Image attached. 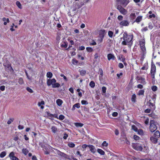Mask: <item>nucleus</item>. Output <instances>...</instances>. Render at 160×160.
<instances>
[{
	"label": "nucleus",
	"mask_w": 160,
	"mask_h": 160,
	"mask_svg": "<svg viewBox=\"0 0 160 160\" xmlns=\"http://www.w3.org/2000/svg\"><path fill=\"white\" fill-rule=\"evenodd\" d=\"M64 118L65 117L63 115H61L59 116V119L60 120H63V119H64Z\"/></svg>",
	"instance_id": "48"
},
{
	"label": "nucleus",
	"mask_w": 160,
	"mask_h": 160,
	"mask_svg": "<svg viewBox=\"0 0 160 160\" xmlns=\"http://www.w3.org/2000/svg\"><path fill=\"white\" fill-rule=\"evenodd\" d=\"M145 41L144 40H143L142 41H141V45H142V46H141V50H142V59H144V58L145 56V54L146 53V49L145 46Z\"/></svg>",
	"instance_id": "4"
},
{
	"label": "nucleus",
	"mask_w": 160,
	"mask_h": 160,
	"mask_svg": "<svg viewBox=\"0 0 160 160\" xmlns=\"http://www.w3.org/2000/svg\"><path fill=\"white\" fill-rule=\"evenodd\" d=\"M88 52H92L93 51L92 49L90 47H87L86 48Z\"/></svg>",
	"instance_id": "47"
},
{
	"label": "nucleus",
	"mask_w": 160,
	"mask_h": 160,
	"mask_svg": "<svg viewBox=\"0 0 160 160\" xmlns=\"http://www.w3.org/2000/svg\"><path fill=\"white\" fill-rule=\"evenodd\" d=\"M69 91L72 93H74L73 89L72 88H71L69 89Z\"/></svg>",
	"instance_id": "64"
},
{
	"label": "nucleus",
	"mask_w": 160,
	"mask_h": 160,
	"mask_svg": "<svg viewBox=\"0 0 160 160\" xmlns=\"http://www.w3.org/2000/svg\"><path fill=\"white\" fill-rule=\"evenodd\" d=\"M132 129L136 132L138 131V129L135 125L132 126Z\"/></svg>",
	"instance_id": "43"
},
{
	"label": "nucleus",
	"mask_w": 160,
	"mask_h": 160,
	"mask_svg": "<svg viewBox=\"0 0 160 160\" xmlns=\"http://www.w3.org/2000/svg\"><path fill=\"white\" fill-rule=\"evenodd\" d=\"M56 103L58 105L60 106L62 104L63 101L62 100L58 99L56 100Z\"/></svg>",
	"instance_id": "21"
},
{
	"label": "nucleus",
	"mask_w": 160,
	"mask_h": 160,
	"mask_svg": "<svg viewBox=\"0 0 160 160\" xmlns=\"http://www.w3.org/2000/svg\"><path fill=\"white\" fill-rule=\"evenodd\" d=\"M153 144H156L158 142V138L153 136L151 137L150 138Z\"/></svg>",
	"instance_id": "13"
},
{
	"label": "nucleus",
	"mask_w": 160,
	"mask_h": 160,
	"mask_svg": "<svg viewBox=\"0 0 160 160\" xmlns=\"http://www.w3.org/2000/svg\"><path fill=\"white\" fill-rule=\"evenodd\" d=\"M9 157L11 160H19L18 158L14 156V152H11L9 155Z\"/></svg>",
	"instance_id": "8"
},
{
	"label": "nucleus",
	"mask_w": 160,
	"mask_h": 160,
	"mask_svg": "<svg viewBox=\"0 0 160 160\" xmlns=\"http://www.w3.org/2000/svg\"><path fill=\"white\" fill-rule=\"evenodd\" d=\"M60 155L61 156H62L66 158H68V157L67 155L63 152H60Z\"/></svg>",
	"instance_id": "39"
},
{
	"label": "nucleus",
	"mask_w": 160,
	"mask_h": 160,
	"mask_svg": "<svg viewBox=\"0 0 160 160\" xmlns=\"http://www.w3.org/2000/svg\"><path fill=\"white\" fill-rule=\"evenodd\" d=\"M26 89L28 92L30 93H32L33 92V90L29 87H27Z\"/></svg>",
	"instance_id": "49"
},
{
	"label": "nucleus",
	"mask_w": 160,
	"mask_h": 160,
	"mask_svg": "<svg viewBox=\"0 0 160 160\" xmlns=\"http://www.w3.org/2000/svg\"><path fill=\"white\" fill-rule=\"evenodd\" d=\"M60 86L59 83H55L54 84H53L52 87L53 88H58Z\"/></svg>",
	"instance_id": "31"
},
{
	"label": "nucleus",
	"mask_w": 160,
	"mask_h": 160,
	"mask_svg": "<svg viewBox=\"0 0 160 160\" xmlns=\"http://www.w3.org/2000/svg\"><path fill=\"white\" fill-rule=\"evenodd\" d=\"M61 46L65 48H67L68 46V43L67 42H64L63 43L61 44Z\"/></svg>",
	"instance_id": "29"
},
{
	"label": "nucleus",
	"mask_w": 160,
	"mask_h": 160,
	"mask_svg": "<svg viewBox=\"0 0 160 160\" xmlns=\"http://www.w3.org/2000/svg\"><path fill=\"white\" fill-rule=\"evenodd\" d=\"M113 34V33L112 32L109 31L108 32V35L110 38H112Z\"/></svg>",
	"instance_id": "41"
},
{
	"label": "nucleus",
	"mask_w": 160,
	"mask_h": 160,
	"mask_svg": "<svg viewBox=\"0 0 160 160\" xmlns=\"http://www.w3.org/2000/svg\"><path fill=\"white\" fill-rule=\"evenodd\" d=\"M45 104L44 102L43 101H42L41 102H39L38 103V105L39 107H41V109H43L44 108V107L43 106H42V105H44Z\"/></svg>",
	"instance_id": "23"
},
{
	"label": "nucleus",
	"mask_w": 160,
	"mask_h": 160,
	"mask_svg": "<svg viewBox=\"0 0 160 160\" xmlns=\"http://www.w3.org/2000/svg\"><path fill=\"white\" fill-rule=\"evenodd\" d=\"M108 59L109 60H110L111 59H112V60H114L115 58V57L113 55L110 53L108 54Z\"/></svg>",
	"instance_id": "16"
},
{
	"label": "nucleus",
	"mask_w": 160,
	"mask_h": 160,
	"mask_svg": "<svg viewBox=\"0 0 160 160\" xmlns=\"http://www.w3.org/2000/svg\"><path fill=\"white\" fill-rule=\"evenodd\" d=\"M118 67L120 68H123V65L122 63H119Z\"/></svg>",
	"instance_id": "59"
},
{
	"label": "nucleus",
	"mask_w": 160,
	"mask_h": 160,
	"mask_svg": "<svg viewBox=\"0 0 160 160\" xmlns=\"http://www.w3.org/2000/svg\"><path fill=\"white\" fill-rule=\"evenodd\" d=\"M81 6L78 3H76L75 7L73 8V11H75L77 9H79L81 7Z\"/></svg>",
	"instance_id": "22"
},
{
	"label": "nucleus",
	"mask_w": 160,
	"mask_h": 160,
	"mask_svg": "<svg viewBox=\"0 0 160 160\" xmlns=\"http://www.w3.org/2000/svg\"><path fill=\"white\" fill-rule=\"evenodd\" d=\"M129 23L128 20H124L120 22V24L123 26H127L129 25Z\"/></svg>",
	"instance_id": "11"
},
{
	"label": "nucleus",
	"mask_w": 160,
	"mask_h": 160,
	"mask_svg": "<svg viewBox=\"0 0 160 160\" xmlns=\"http://www.w3.org/2000/svg\"><path fill=\"white\" fill-rule=\"evenodd\" d=\"M156 67L152 61L151 62V68L150 70V74L152 78L155 79V74L156 72Z\"/></svg>",
	"instance_id": "3"
},
{
	"label": "nucleus",
	"mask_w": 160,
	"mask_h": 160,
	"mask_svg": "<svg viewBox=\"0 0 160 160\" xmlns=\"http://www.w3.org/2000/svg\"><path fill=\"white\" fill-rule=\"evenodd\" d=\"M52 131L53 133H55L57 130L56 127L55 126H52L51 128Z\"/></svg>",
	"instance_id": "37"
},
{
	"label": "nucleus",
	"mask_w": 160,
	"mask_h": 160,
	"mask_svg": "<svg viewBox=\"0 0 160 160\" xmlns=\"http://www.w3.org/2000/svg\"><path fill=\"white\" fill-rule=\"evenodd\" d=\"M157 129V127L156 124V122L154 120H151L150 121V126L149 130L151 132H154Z\"/></svg>",
	"instance_id": "2"
},
{
	"label": "nucleus",
	"mask_w": 160,
	"mask_h": 160,
	"mask_svg": "<svg viewBox=\"0 0 160 160\" xmlns=\"http://www.w3.org/2000/svg\"><path fill=\"white\" fill-rule=\"evenodd\" d=\"M46 75L48 78H50L52 76V74L51 72H48L47 73Z\"/></svg>",
	"instance_id": "27"
},
{
	"label": "nucleus",
	"mask_w": 160,
	"mask_h": 160,
	"mask_svg": "<svg viewBox=\"0 0 160 160\" xmlns=\"http://www.w3.org/2000/svg\"><path fill=\"white\" fill-rule=\"evenodd\" d=\"M0 89L2 91H4L5 89V86H2L0 87Z\"/></svg>",
	"instance_id": "55"
},
{
	"label": "nucleus",
	"mask_w": 160,
	"mask_h": 160,
	"mask_svg": "<svg viewBox=\"0 0 160 160\" xmlns=\"http://www.w3.org/2000/svg\"><path fill=\"white\" fill-rule=\"evenodd\" d=\"M75 125L77 127H82L83 126V124L81 123H76Z\"/></svg>",
	"instance_id": "42"
},
{
	"label": "nucleus",
	"mask_w": 160,
	"mask_h": 160,
	"mask_svg": "<svg viewBox=\"0 0 160 160\" xmlns=\"http://www.w3.org/2000/svg\"><path fill=\"white\" fill-rule=\"evenodd\" d=\"M136 17V15H135V12L131 13L129 16L130 19L132 20H134Z\"/></svg>",
	"instance_id": "19"
},
{
	"label": "nucleus",
	"mask_w": 160,
	"mask_h": 160,
	"mask_svg": "<svg viewBox=\"0 0 160 160\" xmlns=\"http://www.w3.org/2000/svg\"><path fill=\"white\" fill-rule=\"evenodd\" d=\"M106 33L105 32V30H101L99 32V36L100 38H101V41L104 38Z\"/></svg>",
	"instance_id": "10"
},
{
	"label": "nucleus",
	"mask_w": 160,
	"mask_h": 160,
	"mask_svg": "<svg viewBox=\"0 0 160 160\" xmlns=\"http://www.w3.org/2000/svg\"><path fill=\"white\" fill-rule=\"evenodd\" d=\"M133 148L137 150H140V145L139 143H135L132 145Z\"/></svg>",
	"instance_id": "12"
},
{
	"label": "nucleus",
	"mask_w": 160,
	"mask_h": 160,
	"mask_svg": "<svg viewBox=\"0 0 160 160\" xmlns=\"http://www.w3.org/2000/svg\"><path fill=\"white\" fill-rule=\"evenodd\" d=\"M75 108H80V104L79 103H77L75 104L72 107V110H73L75 109Z\"/></svg>",
	"instance_id": "24"
},
{
	"label": "nucleus",
	"mask_w": 160,
	"mask_h": 160,
	"mask_svg": "<svg viewBox=\"0 0 160 160\" xmlns=\"http://www.w3.org/2000/svg\"><path fill=\"white\" fill-rule=\"evenodd\" d=\"M153 92H155L158 90V88L156 86H153L151 88Z\"/></svg>",
	"instance_id": "34"
},
{
	"label": "nucleus",
	"mask_w": 160,
	"mask_h": 160,
	"mask_svg": "<svg viewBox=\"0 0 160 160\" xmlns=\"http://www.w3.org/2000/svg\"><path fill=\"white\" fill-rule=\"evenodd\" d=\"M88 147H89L90 150L91 152L94 153L96 152V149L94 146L92 145H89Z\"/></svg>",
	"instance_id": "15"
},
{
	"label": "nucleus",
	"mask_w": 160,
	"mask_h": 160,
	"mask_svg": "<svg viewBox=\"0 0 160 160\" xmlns=\"http://www.w3.org/2000/svg\"><path fill=\"white\" fill-rule=\"evenodd\" d=\"M108 145V144L106 142L104 141L103 142V143L102 144V145L103 146H107Z\"/></svg>",
	"instance_id": "56"
},
{
	"label": "nucleus",
	"mask_w": 160,
	"mask_h": 160,
	"mask_svg": "<svg viewBox=\"0 0 160 160\" xmlns=\"http://www.w3.org/2000/svg\"><path fill=\"white\" fill-rule=\"evenodd\" d=\"M148 14H149V18H155L156 17L155 14L153 13H152V11H150L148 12Z\"/></svg>",
	"instance_id": "20"
},
{
	"label": "nucleus",
	"mask_w": 160,
	"mask_h": 160,
	"mask_svg": "<svg viewBox=\"0 0 160 160\" xmlns=\"http://www.w3.org/2000/svg\"><path fill=\"white\" fill-rule=\"evenodd\" d=\"M98 152L101 155H103L104 154V151H103L102 150L100 149H98L97 150Z\"/></svg>",
	"instance_id": "32"
},
{
	"label": "nucleus",
	"mask_w": 160,
	"mask_h": 160,
	"mask_svg": "<svg viewBox=\"0 0 160 160\" xmlns=\"http://www.w3.org/2000/svg\"><path fill=\"white\" fill-rule=\"evenodd\" d=\"M18 83L20 84H22L24 83V81L22 78H20L19 79Z\"/></svg>",
	"instance_id": "35"
},
{
	"label": "nucleus",
	"mask_w": 160,
	"mask_h": 160,
	"mask_svg": "<svg viewBox=\"0 0 160 160\" xmlns=\"http://www.w3.org/2000/svg\"><path fill=\"white\" fill-rule=\"evenodd\" d=\"M82 104L86 105L88 104V103L87 101L86 100H82L81 101Z\"/></svg>",
	"instance_id": "50"
},
{
	"label": "nucleus",
	"mask_w": 160,
	"mask_h": 160,
	"mask_svg": "<svg viewBox=\"0 0 160 160\" xmlns=\"http://www.w3.org/2000/svg\"><path fill=\"white\" fill-rule=\"evenodd\" d=\"M56 82V80L54 78L52 79H49L47 80V84L48 86H50L51 85H52V86L53 84H54Z\"/></svg>",
	"instance_id": "7"
},
{
	"label": "nucleus",
	"mask_w": 160,
	"mask_h": 160,
	"mask_svg": "<svg viewBox=\"0 0 160 160\" xmlns=\"http://www.w3.org/2000/svg\"><path fill=\"white\" fill-rule=\"evenodd\" d=\"M68 137V135L66 133L64 134V136L63 137V138L64 139H66Z\"/></svg>",
	"instance_id": "60"
},
{
	"label": "nucleus",
	"mask_w": 160,
	"mask_h": 160,
	"mask_svg": "<svg viewBox=\"0 0 160 160\" xmlns=\"http://www.w3.org/2000/svg\"><path fill=\"white\" fill-rule=\"evenodd\" d=\"M79 72H80V74L82 76H84L86 73V71L83 70H79Z\"/></svg>",
	"instance_id": "26"
},
{
	"label": "nucleus",
	"mask_w": 160,
	"mask_h": 160,
	"mask_svg": "<svg viewBox=\"0 0 160 160\" xmlns=\"http://www.w3.org/2000/svg\"><path fill=\"white\" fill-rule=\"evenodd\" d=\"M141 83L143 84H146V82L145 78L141 77Z\"/></svg>",
	"instance_id": "38"
},
{
	"label": "nucleus",
	"mask_w": 160,
	"mask_h": 160,
	"mask_svg": "<svg viewBox=\"0 0 160 160\" xmlns=\"http://www.w3.org/2000/svg\"><path fill=\"white\" fill-rule=\"evenodd\" d=\"M89 85L91 88H93L95 86V83L93 81H91L89 83Z\"/></svg>",
	"instance_id": "40"
},
{
	"label": "nucleus",
	"mask_w": 160,
	"mask_h": 160,
	"mask_svg": "<svg viewBox=\"0 0 160 160\" xmlns=\"http://www.w3.org/2000/svg\"><path fill=\"white\" fill-rule=\"evenodd\" d=\"M141 137H142V139L143 138L144 140H146V138H148V132L141 129Z\"/></svg>",
	"instance_id": "5"
},
{
	"label": "nucleus",
	"mask_w": 160,
	"mask_h": 160,
	"mask_svg": "<svg viewBox=\"0 0 160 160\" xmlns=\"http://www.w3.org/2000/svg\"><path fill=\"white\" fill-rule=\"evenodd\" d=\"M18 128L19 129H22L24 128V127L23 126L19 125L18 126Z\"/></svg>",
	"instance_id": "63"
},
{
	"label": "nucleus",
	"mask_w": 160,
	"mask_h": 160,
	"mask_svg": "<svg viewBox=\"0 0 160 160\" xmlns=\"http://www.w3.org/2000/svg\"><path fill=\"white\" fill-rule=\"evenodd\" d=\"M15 25H14V23H12V26H11V28H10V30L12 31H14L15 30L14 29H13V27Z\"/></svg>",
	"instance_id": "61"
},
{
	"label": "nucleus",
	"mask_w": 160,
	"mask_h": 160,
	"mask_svg": "<svg viewBox=\"0 0 160 160\" xmlns=\"http://www.w3.org/2000/svg\"><path fill=\"white\" fill-rule=\"evenodd\" d=\"M149 121V119L148 118H147L144 122V123L146 125H148V124Z\"/></svg>",
	"instance_id": "45"
},
{
	"label": "nucleus",
	"mask_w": 160,
	"mask_h": 160,
	"mask_svg": "<svg viewBox=\"0 0 160 160\" xmlns=\"http://www.w3.org/2000/svg\"><path fill=\"white\" fill-rule=\"evenodd\" d=\"M102 92L103 93H105L106 92V88L105 87H103L102 88Z\"/></svg>",
	"instance_id": "52"
},
{
	"label": "nucleus",
	"mask_w": 160,
	"mask_h": 160,
	"mask_svg": "<svg viewBox=\"0 0 160 160\" xmlns=\"http://www.w3.org/2000/svg\"><path fill=\"white\" fill-rule=\"evenodd\" d=\"M118 115V113L116 112H114L112 113V115L113 117H116Z\"/></svg>",
	"instance_id": "58"
},
{
	"label": "nucleus",
	"mask_w": 160,
	"mask_h": 160,
	"mask_svg": "<svg viewBox=\"0 0 160 160\" xmlns=\"http://www.w3.org/2000/svg\"><path fill=\"white\" fill-rule=\"evenodd\" d=\"M6 153L5 152H2L0 154V157L1 158H3L6 156Z\"/></svg>",
	"instance_id": "33"
},
{
	"label": "nucleus",
	"mask_w": 160,
	"mask_h": 160,
	"mask_svg": "<svg viewBox=\"0 0 160 160\" xmlns=\"http://www.w3.org/2000/svg\"><path fill=\"white\" fill-rule=\"evenodd\" d=\"M150 111H151L150 109H148V108L146 109L145 111V112L146 113H150Z\"/></svg>",
	"instance_id": "62"
},
{
	"label": "nucleus",
	"mask_w": 160,
	"mask_h": 160,
	"mask_svg": "<svg viewBox=\"0 0 160 160\" xmlns=\"http://www.w3.org/2000/svg\"><path fill=\"white\" fill-rule=\"evenodd\" d=\"M72 63L73 64H77L78 63V61L75 59H72Z\"/></svg>",
	"instance_id": "51"
},
{
	"label": "nucleus",
	"mask_w": 160,
	"mask_h": 160,
	"mask_svg": "<svg viewBox=\"0 0 160 160\" xmlns=\"http://www.w3.org/2000/svg\"><path fill=\"white\" fill-rule=\"evenodd\" d=\"M118 19L119 21H122L123 19V17L121 15H119L118 16Z\"/></svg>",
	"instance_id": "54"
},
{
	"label": "nucleus",
	"mask_w": 160,
	"mask_h": 160,
	"mask_svg": "<svg viewBox=\"0 0 160 160\" xmlns=\"http://www.w3.org/2000/svg\"><path fill=\"white\" fill-rule=\"evenodd\" d=\"M117 8L122 13L125 14L126 13V11L125 9L123 8L121 6L118 5Z\"/></svg>",
	"instance_id": "9"
},
{
	"label": "nucleus",
	"mask_w": 160,
	"mask_h": 160,
	"mask_svg": "<svg viewBox=\"0 0 160 160\" xmlns=\"http://www.w3.org/2000/svg\"><path fill=\"white\" fill-rule=\"evenodd\" d=\"M153 25L151 23L149 24L148 28L150 29H152L153 28Z\"/></svg>",
	"instance_id": "53"
},
{
	"label": "nucleus",
	"mask_w": 160,
	"mask_h": 160,
	"mask_svg": "<svg viewBox=\"0 0 160 160\" xmlns=\"http://www.w3.org/2000/svg\"><path fill=\"white\" fill-rule=\"evenodd\" d=\"M153 137L157 138H159L160 137V133L158 131H157L154 133Z\"/></svg>",
	"instance_id": "18"
},
{
	"label": "nucleus",
	"mask_w": 160,
	"mask_h": 160,
	"mask_svg": "<svg viewBox=\"0 0 160 160\" xmlns=\"http://www.w3.org/2000/svg\"><path fill=\"white\" fill-rule=\"evenodd\" d=\"M148 62L145 63L143 66L141 68V69L142 70H147L148 68Z\"/></svg>",
	"instance_id": "17"
},
{
	"label": "nucleus",
	"mask_w": 160,
	"mask_h": 160,
	"mask_svg": "<svg viewBox=\"0 0 160 160\" xmlns=\"http://www.w3.org/2000/svg\"><path fill=\"white\" fill-rule=\"evenodd\" d=\"M22 151L23 153L25 155H26L28 152V150L26 148H23L22 149Z\"/></svg>",
	"instance_id": "25"
},
{
	"label": "nucleus",
	"mask_w": 160,
	"mask_h": 160,
	"mask_svg": "<svg viewBox=\"0 0 160 160\" xmlns=\"http://www.w3.org/2000/svg\"><path fill=\"white\" fill-rule=\"evenodd\" d=\"M123 38L124 41L122 42V44L124 45H128L129 47H130L132 44V35H128L127 33L124 32L123 34Z\"/></svg>",
	"instance_id": "1"
},
{
	"label": "nucleus",
	"mask_w": 160,
	"mask_h": 160,
	"mask_svg": "<svg viewBox=\"0 0 160 160\" xmlns=\"http://www.w3.org/2000/svg\"><path fill=\"white\" fill-rule=\"evenodd\" d=\"M140 22V16H138L134 22H136L139 23Z\"/></svg>",
	"instance_id": "44"
},
{
	"label": "nucleus",
	"mask_w": 160,
	"mask_h": 160,
	"mask_svg": "<svg viewBox=\"0 0 160 160\" xmlns=\"http://www.w3.org/2000/svg\"><path fill=\"white\" fill-rule=\"evenodd\" d=\"M16 4L19 8L20 9L22 8V5L19 2L17 1L16 2Z\"/></svg>",
	"instance_id": "36"
},
{
	"label": "nucleus",
	"mask_w": 160,
	"mask_h": 160,
	"mask_svg": "<svg viewBox=\"0 0 160 160\" xmlns=\"http://www.w3.org/2000/svg\"><path fill=\"white\" fill-rule=\"evenodd\" d=\"M119 2H120L121 4L125 6H126L129 2L128 0H121L119 1Z\"/></svg>",
	"instance_id": "14"
},
{
	"label": "nucleus",
	"mask_w": 160,
	"mask_h": 160,
	"mask_svg": "<svg viewBox=\"0 0 160 160\" xmlns=\"http://www.w3.org/2000/svg\"><path fill=\"white\" fill-rule=\"evenodd\" d=\"M13 119L10 118L7 122V123L8 124H10L13 121Z\"/></svg>",
	"instance_id": "46"
},
{
	"label": "nucleus",
	"mask_w": 160,
	"mask_h": 160,
	"mask_svg": "<svg viewBox=\"0 0 160 160\" xmlns=\"http://www.w3.org/2000/svg\"><path fill=\"white\" fill-rule=\"evenodd\" d=\"M155 98H152L151 99L149 100V102H148V105L150 107H154L155 106Z\"/></svg>",
	"instance_id": "6"
},
{
	"label": "nucleus",
	"mask_w": 160,
	"mask_h": 160,
	"mask_svg": "<svg viewBox=\"0 0 160 160\" xmlns=\"http://www.w3.org/2000/svg\"><path fill=\"white\" fill-rule=\"evenodd\" d=\"M68 146L70 148H73L75 147V145L72 142H69L68 143Z\"/></svg>",
	"instance_id": "30"
},
{
	"label": "nucleus",
	"mask_w": 160,
	"mask_h": 160,
	"mask_svg": "<svg viewBox=\"0 0 160 160\" xmlns=\"http://www.w3.org/2000/svg\"><path fill=\"white\" fill-rule=\"evenodd\" d=\"M136 96L135 94H133L131 100L132 102H136Z\"/></svg>",
	"instance_id": "28"
},
{
	"label": "nucleus",
	"mask_w": 160,
	"mask_h": 160,
	"mask_svg": "<svg viewBox=\"0 0 160 160\" xmlns=\"http://www.w3.org/2000/svg\"><path fill=\"white\" fill-rule=\"evenodd\" d=\"M134 138L135 140H137L139 139V137L138 136L135 135L134 136Z\"/></svg>",
	"instance_id": "57"
}]
</instances>
